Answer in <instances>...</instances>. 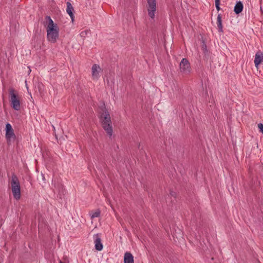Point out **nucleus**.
<instances>
[{
    "mask_svg": "<svg viewBox=\"0 0 263 263\" xmlns=\"http://www.w3.org/2000/svg\"><path fill=\"white\" fill-rule=\"evenodd\" d=\"M46 21L47 27L46 29L49 28L58 27L57 24H54L53 21L49 16H46L45 17Z\"/></svg>",
    "mask_w": 263,
    "mask_h": 263,
    "instance_id": "ddd939ff",
    "label": "nucleus"
},
{
    "mask_svg": "<svg viewBox=\"0 0 263 263\" xmlns=\"http://www.w3.org/2000/svg\"><path fill=\"white\" fill-rule=\"evenodd\" d=\"M258 127L259 129L260 132L263 134V124H262V123L258 124Z\"/></svg>",
    "mask_w": 263,
    "mask_h": 263,
    "instance_id": "f3484780",
    "label": "nucleus"
},
{
    "mask_svg": "<svg viewBox=\"0 0 263 263\" xmlns=\"http://www.w3.org/2000/svg\"><path fill=\"white\" fill-rule=\"evenodd\" d=\"M101 122L104 130L109 137H111L112 135L113 130L111 118L108 111H105L102 114L101 116Z\"/></svg>",
    "mask_w": 263,
    "mask_h": 263,
    "instance_id": "f257e3e1",
    "label": "nucleus"
},
{
    "mask_svg": "<svg viewBox=\"0 0 263 263\" xmlns=\"http://www.w3.org/2000/svg\"><path fill=\"white\" fill-rule=\"evenodd\" d=\"M47 38L49 42L54 43L59 37L58 28H49L47 29Z\"/></svg>",
    "mask_w": 263,
    "mask_h": 263,
    "instance_id": "20e7f679",
    "label": "nucleus"
},
{
    "mask_svg": "<svg viewBox=\"0 0 263 263\" xmlns=\"http://www.w3.org/2000/svg\"><path fill=\"white\" fill-rule=\"evenodd\" d=\"M217 25L219 32H222V25L221 15L219 14L217 18Z\"/></svg>",
    "mask_w": 263,
    "mask_h": 263,
    "instance_id": "2eb2a0df",
    "label": "nucleus"
},
{
    "mask_svg": "<svg viewBox=\"0 0 263 263\" xmlns=\"http://www.w3.org/2000/svg\"><path fill=\"white\" fill-rule=\"evenodd\" d=\"M180 72L184 74H189L191 71V67L189 62L186 59L183 58L179 64Z\"/></svg>",
    "mask_w": 263,
    "mask_h": 263,
    "instance_id": "423d86ee",
    "label": "nucleus"
},
{
    "mask_svg": "<svg viewBox=\"0 0 263 263\" xmlns=\"http://www.w3.org/2000/svg\"><path fill=\"white\" fill-rule=\"evenodd\" d=\"M10 103L11 107L15 110L21 109V96L14 89L11 88L9 90Z\"/></svg>",
    "mask_w": 263,
    "mask_h": 263,
    "instance_id": "f03ea898",
    "label": "nucleus"
},
{
    "mask_svg": "<svg viewBox=\"0 0 263 263\" xmlns=\"http://www.w3.org/2000/svg\"><path fill=\"white\" fill-rule=\"evenodd\" d=\"M6 137L8 140H10L12 138L15 137V135L11 125L7 123L6 125Z\"/></svg>",
    "mask_w": 263,
    "mask_h": 263,
    "instance_id": "6e6552de",
    "label": "nucleus"
},
{
    "mask_svg": "<svg viewBox=\"0 0 263 263\" xmlns=\"http://www.w3.org/2000/svg\"><path fill=\"white\" fill-rule=\"evenodd\" d=\"M147 11L149 17L154 18L157 10V2L156 0H147Z\"/></svg>",
    "mask_w": 263,
    "mask_h": 263,
    "instance_id": "39448f33",
    "label": "nucleus"
},
{
    "mask_svg": "<svg viewBox=\"0 0 263 263\" xmlns=\"http://www.w3.org/2000/svg\"><path fill=\"white\" fill-rule=\"evenodd\" d=\"M124 263H134V256L131 253L128 252L125 253Z\"/></svg>",
    "mask_w": 263,
    "mask_h": 263,
    "instance_id": "9b49d317",
    "label": "nucleus"
},
{
    "mask_svg": "<svg viewBox=\"0 0 263 263\" xmlns=\"http://www.w3.org/2000/svg\"><path fill=\"white\" fill-rule=\"evenodd\" d=\"M60 263H63V262H62V261H60Z\"/></svg>",
    "mask_w": 263,
    "mask_h": 263,
    "instance_id": "4be33fe9",
    "label": "nucleus"
},
{
    "mask_svg": "<svg viewBox=\"0 0 263 263\" xmlns=\"http://www.w3.org/2000/svg\"><path fill=\"white\" fill-rule=\"evenodd\" d=\"M11 184L14 198L19 200L21 198V186L18 179L15 174L12 175Z\"/></svg>",
    "mask_w": 263,
    "mask_h": 263,
    "instance_id": "7ed1b4c3",
    "label": "nucleus"
},
{
    "mask_svg": "<svg viewBox=\"0 0 263 263\" xmlns=\"http://www.w3.org/2000/svg\"><path fill=\"white\" fill-rule=\"evenodd\" d=\"M90 215L91 219L98 217L100 215V211L99 210H97L95 211H91L90 213Z\"/></svg>",
    "mask_w": 263,
    "mask_h": 263,
    "instance_id": "dca6fc26",
    "label": "nucleus"
},
{
    "mask_svg": "<svg viewBox=\"0 0 263 263\" xmlns=\"http://www.w3.org/2000/svg\"><path fill=\"white\" fill-rule=\"evenodd\" d=\"M215 6H216L217 10L219 11L220 9V7H219V5H215Z\"/></svg>",
    "mask_w": 263,
    "mask_h": 263,
    "instance_id": "6ab92c4d",
    "label": "nucleus"
},
{
    "mask_svg": "<svg viewBox=\"0 0 263 263\" xmlns=\"http://www.w3.org/2000/svg\"><path fill=\"white\" fill-rule=\"evenodd\" d=\"M243 4L241 2H237L234 7V12L236 14L240 13L243 9Z\"/></svg>",
    "mask_w": 263,
    "mask_h": 263,
    "instance_id": "4468645a",
    "label": "nucleus"
},
{
    "mask_svg": "<svg viewBox=\"0 0 263 263\" xmlns=\"http://www.w3.org/2000/svg\"><path fill=\"white\" fill-rule=\"evenodd\" d=\"M66 12L69 15L71 20L73 21L74 18V14L73 13V11H74L73 7L69 2L66 3Z\"/></svg>",
    "mask_w": 263,
    "mask_h": 263,
    "instance_id": "f8f14e48",
    "label": "nucleus"
},
{
    "mask_svg": "<svg viewBox=\"0 0 263 263\" xmlns=\"http://www.w3.org/2000/svg\"><path fill=\"white\" fill-rule=\"evenodd\" d=\"M254 64L256 68H258V65L263 62V53L261 52H257L255 54Z\"/></svg>",
    "mask_w": 263,
    "mask_h": 263,
    "instance_id": "9d476101",
    "label": "nucleus"
},
{
    "mask_svg": "<svg viewBox=\"0 0 263 263\" xmlns=\"http://www.w3.org/2000/svg\"><path fill=\"white\" fill-rule=\"evenodd\" d=\"M94 243L95 249L98 251H101L103 249V245L101 242V238L98 234L94 236Z\"/></svg>",
    "mask_w": 263,
    "mask_h": 263,
    "instance_id": "1a4fd4ad",
    "label": "nucleus"
},
{
    "mask_svg": "<svg viewBox=\"0 0 263 263\" xmlns=\"http://www.w3.org/2000/svg\"><path fill=\"white\" fill-rule=\"evenodd\" d=\"M101 69L99 65L93 64L91 68L92 77L93 80H98Z\"/></svg>",
    "mask_w": 263,
    "mask_h": 263,
    "instance_id": "0eeeda50",
    "label": "nucleus"
},
{
    "mask_svg": "<svg viewBox=\"0 0 263 263\" xmlns=\"http://www.w3.org/2000/svg\"><path fill=\"white\" fill-rule=\"evenodd\" d=\"M84 34H87V32H86V31H83V32H82L81 33V35L82 36H83Z\"/></svg>",
    "mask_w": 263,
    "mask_h": 263,
    "instance_id": "412c9836",
    "label": "nucleus"
},
{
    "mask_svg": "<svg viewBox=\"0 0 263 263\" xmlns=\"http://www.w3.org/2000/svg\"><path fill=\"white\" fill-rule=\"evenodd\" d=\"M215 5H220V1L219 0H215Z\"/></svg>",
    "mask_w": 263,
    "mask_h": 263,
    "instance_id": "aec40b11",
    "label": "nucleus"
},
{
    "mask_svg": "<svg viewBox=\"0 0 263 263\" xmlns=\"http://www.w3.org/2000/svg\"><path fill=\"white\" fill-rule=\"evenodd\" d=\"M202 50L203 51V52L206 54L208 52V50L206 49V46L205 45H203L202 46Z\"/></svg>",
    "mask_w": 263,
    "mask_h": 263,
    "instance_id": "a211bd4d",
    "label": "nucleus"
}]
</instances>
